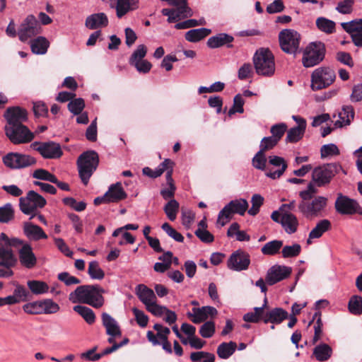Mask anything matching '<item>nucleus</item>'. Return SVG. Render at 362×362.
<instances>
[{"label":"nucleus","instance_id":"1","mask_svg":"<svg viewBox=\"0 0 362 362\" xmlns=\"http://www.w3.org/2000/svg\"><path fill=\"white\" fill-rule=\"evenodd\" d=\"M104 293L105 290L98 284L82 285L69 294V300L73 303H85L100 308L105 303Z\"/></svg>","mask_w":362,"mask_h":362},{"label":"nucleus","instance_id":"2","mask_svg":"<svg viewBox=\"0 0 362 362\" xmlns=\"http://www.w3.org/2000/svg\"><path fill=\"white\" fill-rule=\"evenodd\" d=\"M22 243L18 239H10L4 233L0 234V277H9L13 275L11 269L15 266L17 259L11 246Z\"/></svg>","mask_w":362,"mask_h":362},{"label":"nucleus","instance_id":"3","mask_svg":"<svg viewBox=\"0 0 362 362\" xmlns=\"http://www.w3.org/2000/svg\"><path fill=\"white\" fill-rule=\"evenodd\" d=\"M99 164V156L93 150L82 153L77 159L78 175L82 182L87 185Z\"/></svg>","mask_w":362,"mask_h":362},{"label":"nucleus","instance_id":"4","mask_svg":"<svg viewBox=\"0 0 362 362\" xmlns=\"http://www.w3.org/2000/svg\"><path fill=\"white\" fill-rule=\"evenodd\" d=\"M328 202L324 196H316L313 198L300 199L298 204V210L307 218L322 216Z\"/></svg>","mask_w":362,"mask_h":362},{"label":"nucleus","instance_id":"5","mask_svg":"<svg viewBox=\"0 0 362 362\" xmlns=\"http://www.w3.org/2000/svg\"><path fill=\"white\" fill-rule=\"evenodd\" d=\"M253 63L258 75L272 76L275 72L274 57L269 49L260 48L253 57Z\"/></svg>","mask_w":362,"mask_h":362},{"label":"nucleus","instance_id":"6","mask_svg":"<svg viewBox=\"0 0 362 362\" xmlns=\"http://www.w3.org/2000/svg\"><path fill=\"white\" fill-rule=\"evenodd\" d=\"M47 204L46 199L33 190L28 191L25 197L19 199L21 211L26 215H31L30 219L37 215L38 209H42Z\"/></svg>","mask_w":362,"mask_h":362},{"label":"nucleus","instance_id":"7","mask_svg":"<svg viewBox=\"0 0 362 362\" xmlns=\"http://www.w3.org/2000/svg\"><path fill=\"white\" fill-rule=\"evenodd\" d=\"M325 45L320 41L310 42L303 50L302 63L305 67L319 64L325 58Z\"/></svg>","mask_w":362,"mask_h":362},{"label":"nucleus","instance_id":"8","mask_svg":"<svg viewBox=\"0 0 362 362\" xmlns=\"http://www.w3.org/2000/svg\"><path fill=\"white\" fill-rule=\"evenodd\" d=\"M342 170L341 165L338 163H331L318 166L313 170L312 179L317 187L325 186Z\"/></svg>","mask_w":362,"mask_h":362},{"label":"nucleus","instance_id":"9","mask_svg":"<svg viewBox=\"0 0 362 362\" xmlns=\"http://www.w3.org/2000/svg\"><path fill=\"white\" fill-rule=\"evenodd\" d=\"M336 74L333 69L327 66H321L315 69L311 74V88L319 90L326 88L334 81Z\"/></svg>","mask_w":362,"mask_h":362},{"label":"nucleus","instance_id":"10","mask_svg":"<svg viewBox=\"0 0 362 362\" xmlns=\"http://www.w3.org/2000/svg\"><path fill=\"white\" fill-rule=\"evenodd\" d=\"M281 49L288 54H296L300 45V35L292 29H284L279 34Z\"/></svg>","mask_w":362,"mask_h":362},{"label":"nucleus","instance_id":"11","mask_svg":"<svg viewBox=\"0 0 362 362\" xmlns=\"http://www.w3.org/2000/svg\"><path fill=\"white\" fill-rule=\"evenodd\" d=\"M5 132L9 140L14 144L28 143L34 138L33 133L24 124L5 126Z\"/></svg>","mask_w":362,"mask_h":362},{"label":"nucleus","instance_id":"12","mask_svg":"<svg viewBox=\"0 0 362 362\" xmlns=\"http://www.w3.org/2000/svg\"><path fill=\"white\" fill-rule=\"evenodd\" d=\"M6 166L12 169L24 168L36 163V159L29 155L19 153H9L3 158Z\"/></svg>","mask_w":362,"mask_h":362},{"label":"nucleus","instance_id":"13","mask_svg":"<svg viewBox=\"0 0 362 362\" xmlns=\"http://www.w3.org/2000/svg\"><path fill=\"white\" fill-rule=\"evenodd\" d=\"M334 206L336 211L340 214H362V208L358 203L341 193L338 194Z\"/></svg>","mask_w":362,"mask_h":362},{"label":"nucleus","instance_id":"14","mask_svg":"<svg viewBox=\"0 0 362 362\" xmlns=\"http://www.w3.org/2000/svg\"><path fill=\"white\" fill-rule=\"evenodd\" d=\"M40 25L33 15H29L23 21L18 29V35L21 42H25L29 38L40 33Z\"/></svg>","mask_w":362,"mask_h":362},{"label":"nucleus","instance_id":"15","mask_svg":"<svg viewBox=\"0 0 362 362\" xmlns=\"http://www.w3.org/2000/svg\"><path fill=\"white\" fill-rule=\"evenodd\" d=\"M31 147L38 151L44 158H58L63 154L60 145L53 141H35Z\"/></svg>","mask_w":362,"mask_h":362},{"label":"nucleus","instance_id":"16","mask_svg":"<svg viewBox=\"0 0 362 362\" xmlns=\"http://www.w3.org/2000/svg\"><path fill=\"white\" fill-rule=\"evenodd\" d=\"M250 264V255L241 250L233 252L227 262V267L229 269L240 272L248 269Z\"/></svg>","mask_w":362,"mask_h":362},{"label":"nucleus","instance_id":"17","mask_svg":"<svg viewBox=\"0 0 362 362\" xmlns=\"http://www.w3.org/2000/svg\"><path fill=\"white\" fill-rule=\"evenodd\" d=\"M136 294L149 312L158 315V305L155 301L156 297L153 290L144 284H139L136 286Z\"/></svg>","mask_w":362,"mask_h":362},{"label":"nucleus","instance_id":"18","mask_svg":"<svg viewBox=\"0 0 362 362\" xmlns=\"http://www.w3.org/2000/svg\"><path fill=\"white\" fill-rule=\"evenodd\" d=\"M291 272L292 269L289 267L275 264L268 269L265 281L268 285L272 286L288 278Z\"/></svg>","mask_w":362,"mask_h":362},{"label":"nucleus","instance_id":"19","mask_svg":"<svg viewBox=\"0 0 362 362\" xmlns=\"http://www.w3.org/2000/svg\"><path fill=\"white\" fill-rule=\"evenodd\" d=\"M287 168L285 160L277 156L269 157V165L267 168L266 175L273 180L279 178Z\"/></svg>","mask_w":362,"mask_h":362},{"label":"nucleus","instance_id":"20","mask_svg":"<svg viewBox=\"0 0 362 362\" xmlns=\"http://www.w3.org/2000/svg\"><path fill=\"white\" fill-rule=\"evenodd\" d=\"M341 27L350 34L354 44L362 47V19H356L341 23Z\"/></svg>","mask_w":362,"mask_h":362},{"label":"nucleus","instance_id":"21","mask_svg":"<svg viewBox=\"0 0 362 362\" xmlns=\"http://www.w3.org/2000/svg\"><path fill=\"white\" fill-rule=\"evenodd\" d=\"M7 124L6 126H14L23 124L28 119L27 111L18 106L11 107L7 108L4 113Z\"/></svg>","mask_w":362,"mask_h":362},{"label":"nucleus","instance_id":"22","mask_svg":"<svg viewBox=\"0 0 362 362\" xmlns=\"http://www.w3.org/2000/svg\"><path fill=\"white\" fill-rule=\"evenodd\" d=\"M19 260L21 264L28 269L33 268L35 266L37 259L29 244L23 245L19 250Z\"/></svg>","mask_w":362,"mask_h":362},{"label":"nucleus","instance_id":"23","mask_svg":"<svg viewBox=\"0 0 362 362\" xmlns=\"http://www.w3.org/2000/svg\"><path fill=\"white\" fill-rule=\"evenodd\" d=\"M288 317V313L281 308H275L267 312L263 317V322L265 324H280Z\"/></svg>","mask_w":362,"mask_h":362},{"label":"nucleus","instance_id":"24","mask_svg":"<svg viewBox=\"0 0 362 362\" xmlns=\"http://www.w3.org/2000/svg\"><path fill=\"white\" fill-rule=\"evenodd\" d=\"M23 232L26 237L31 240L37 241L47 238V234L41 227L30 222L23 223Z\"/></svg>","mask_w":362,"mask_h":362},{"label":"nucleus","instance_id":"25","mask_svg":"<svg viewBox=\"0 0 362 362\" xmlns=\"http://www.w3.org/2000/svg\"><path fill=\"white\" fill-rule=\"evenodd\" d=\"M165 182L162 183L160 195H161L164 199L168 200L169 199L174 198L177 188L175 181L171 176L170 171L165 173Z\"/></svg>","mask_w":362,"mask_h":362},{"label":"nucleus","instance_id":"26","mask_svg":"<svg viewBox=\"0 0 362 362\" xmlns=\"http://www.w3.org/2000/svg\"><path fill=\"white\" fill-rule=\"evenodd\" d=\"M103 325L106 329L107 334L110 337H120L122 332L115 320L106 313L102 314Z\"/></svg>","mask_w":362,"mask_h":362},{"label":"nucleus","instance_id":"27","mask_svg":"<svg viewBox=\"0 0 362 362\" xmlns=\"http://www.w3.org/2000/svg\"><path fill=\"white\" fill-rule=\"evenodd\" d=\"M109 202H118L127 198V194L124 192L120 182L111 185L106 192Z\"/></svg>","mask_w":362,"mask_h":362},{"label":"nucleus","instance_id":"28","mask_svg":"<svg viewBox=\"0 0 362 362\" xmlns=\"http://www.w3.org/2000/svg\"><path fill=\"white\" fill-rule=\"evenodd\" d=\"M354 110L351 105H344L339 113V119L334 122L335 127L349 125L354 117Z\"/></svg>","mask_w":362,"mask_h":362},{"label":"nucleus","instance_id":"29","mask_svg":"<svg viewBox=\"0 0 362 362\" xmlns=\"http://www.w3.org/2000/svg\"><path fill=\"white\" fill-rule=\"evenodd\" d=\"M108 24V19L104 13L92 14L86 20V25L89 29L93 30L99 27H105Z\"/></svg>","mask_w":362,"mask_h":362},{"label":"nucleus","instance_id":"30","mask_svg":"<svg viewBox=\"0 0 362 362\" xmlns=\"http://www.w3.org/2000/svg\"><path fill=\"white\" fill-rule=\"evenodd\" d=\"M281 224L287 233L292 234L297 230L298 221L294 214L284 213L281 218Z\"/></svg>","mask_w":362,"mask_h":362},{"label":"nucleus","instance_id":"31","mask_svg":"<svg viewBox=\"0 0 362 362\" xmlns=\"http://www.w3.org/2000/svg\"><path fill=\"white\" fill-rule=\"evenodd\" d=\"M331 228V222L327 219L320 221L315 228H313L309 233V237L307 240L308 244L311 243L312 239L320 238L325 232Z\"/></svg>","mask_w":362,"mask_h":362},{"label":"nucleus","instance_id":"32","mask_svg":"<svg viewBox=\"0 0 362 362\" xmlns=\"http://www.w3.org/2000/svg\"><path fill=\"white\" fill-rule=\"evenodd\" d=\"M233 36L226 33H219L215 36L209 37L207 40V45L209 47L214 49L223 46L228 43L233 41Z\"/></svg>","mask_w":362,"mask_h":362},{"label":"nucleus","instance_id":"33","mask_svg":"<svg viewBox=\"0 0 362 362\" xmlns=\"http://www.w3.org/2000/svg\"><path fill=\"white\" fill-rule=\"evenodd\" d=\"M313 354L317 361H326L331 358L332 349L327 344H320L314 348Z\"/></svg>","mask_w":362,"mask_h":362},{"label":"nucleus","instance_id":"34","mask_svg":"<svg viewBox=\"0 0 362 362\" xmlns=\"http://www.w3.org/2000/svg\"><path fill=\"white\" fill-rule=\"evenodd\" d=\"M237 344L234 341L223 342L217 347V354L220 358L227 359L235 351Z\"/></svg>","mask_w":362,"mask_h":362},{"label":"nucleus","instance_id":"35","mask_svg":"<svg viewBox=\"0 0 362 362\" xmlns=\"http://www.w3.org/2000/svg\"><path fill=\"white\" fill-rule=\"evenodd\" d=\"M210 33V29L202 28L190 30L185 33V36L187 41L191 42H197L208 36Z\"/></svg>","mask_w":362,"mask_h":362},{"label":"nucleus","instance_id":"36","mask_svg":"<svg viewBox=\"0 0 362 362\" xmlns=\"http://www.w3.org/2000/svg\"><path fill=\"white\" fill-rule=\"evenodd\" d=\"M49 42L44 37H37L31 41L30 47L33 53L37 54H44L47 52Z\"/></svg>","mask_w":362,"mask_h":362},{"label":"nucleus","instance_id":"37","mask_svg":"<svg viewBox=\"0 0 362 362\" xmlns=\"http://www.w3.org/2000/svg\"><path fill=\"white\" fill-rule=\"evenodd\" d=\"M73 310L80 315L88 324L92 325L95 322V315L90 308L78 305L74 306Z\"/></svg>","mask_w":362,"mask_h":362},{"label":"nucleus","instance_id":"38","mask_svg":"<svg viewBox=\"0 0 362 362\" xmlns=\"http://www.w3.org/2000/svg\"><path fill=\"white\" fill-rule=\"evenodd\" d=\"M27 285L32 293L35 295L44 294L47 293L49 291V286L45 281L30 280L27 282Z\"/></svg>","mask_w":362,"mask_h":362},{"label":"nucleus","instance_id":"39","mask_svg":"<svg viewBox=\"0 0 362 362\" xmlns=\"http://www.w3.org/2000/svg\"><path fill=\"white\" fill-rule=\"evenodd\" d=\"M179 206V203L174 198L169 199L163 206V210L170 221H173L176 219Z\"/></svg>","mask_w":362,"mask_h":362},{"label":"nucleus","instance_id":"40","mask_svg":"<svg viewBox=\"0 0 362 362\" xmlns=\"http://www.w3.org/2000/svg\"><path fill=\"white\" fill-rule=\"evenodd\" d=\"M228 204L232 214H238L241 216L245 214L248 208V203L245 199L232 200Z\"/></svg>","mask_w":362,"mask_h":362},{"label":"nucleus","instance_id":"41","mask_svg":"<svg viewBox=\"0 0 362 362\" xmlns=\"http://www.w3.org/2000/svg\"><path fill=\"white\" fill-rule=\"evenodd\" d=\"M317 28L327 34L333 33L335 31V23L324 17H319L316 20Z\"/></svg>","mask_w":362,"mask_h":362},{"label":"nucleus","instance_id":"42","mask_svg":"<svg viewBox=\"0 0 362 362\" xmlns=\"http://www.w3.org/2000/svg\"><path fill=\"white\" fill-rule=\"evenodd\" d=\"M305 129L303 128V125H301L300 127H294L293 128H291L287 132L286 141L289 143L298 142L303 138L305 134Z\"/></svg>","mask_w":362,"mask_h":362},{"label":"nucleus","instance_id":"43","mask_svg":"<svg viewBox=\"0 0 362 362\" xmlns=\"http://www.w3.org/2000/svg\"><path fill=\"white\" fill-rule=\"evenodd\" d=\"M147 48L144 45H139L134 51L129 59V64L131 66H137L139 62L143 61L146 55Z\"/></svg>","mask_w":362,"mask_h":362},{"label":"nucleus","instance_id":"44","mask_svg":"<svg viewBox=\"0 0 362 362\" xmlns=\"http://www.w3.org/2000/svg\"><path fill=\"white\" fill-rule=\"evenodd\" d=\"M283 245L281 240H272L266 243L261 249L262 254L266 255H274L277 254Z\"/></svg>","mask_w":362,"mask_h":362},{"label":"nucleus","instance_id":"45","mask_svg":"<svg viewBox=\"0 0 362 362\" xmlns=\"http://www.w3.org/2000/svg\"><path fill=\"white\" fill-rule=\"evenodd\" d=\"M88 274L92 279L102 280L105 277V272L100 267L97 261H92L89 263Z\"/></svg>","mask_w":362,"mask_h":362},{"label":"nucleus","instance_id":"46","mask_svg":"<svg viewBox=\"0 0 362 362\" xmlns=\"http://www.w3.org/2000/svg\"><path fill=\"white\" fill-rule=\"evenodd\" d=\"M339 153V149L334 144H325L320 148V156L322 158H331L338 156Z\"/></svg>","mask_w":362,"mask_h":362},{"label":"nucleus","instance_id":"47","mask_svg":"<svg viewBox=\"0 0 362 362\" xmlns=\"http://www.w3.org/2000/svg\"><path fill=\"white\" fill-rule=\"evenodd\" d=\"M190 359L193 362H214L215 356L209 352L197 351L191 354Z\"/></svg>","mask_w":362,"mask_h":362},{"label":"nucleus","instance_id":"48","mask_svg":"<svg viewBox=\"0 0 362 362\" xmlns=\"http://www.w3.org/2000/svg\"><path fill=\"white\" fill-rule=\"evenodd\" d=\"M314 320H315L316 322L314 325L315 334L313 337V341L317 342L318 340L320 339L322 333L323 324L321 319V313L320 311H317L315 313L313 317V320L309 323V325H310V323Z\"/></svg>","mask_w":362,"mask_h":362},{"label":"nucleus","instance_id":"49","mask_svg":"<svg viewBox=\"0 0 362 362\" xmlns=\"http://www.w3.org/2000/svg\"><path fill=\"white\" fill-rule=\"evenodd\" d=\"M160 317L162 318L165 322L171 325L176 322L177 315L174 311L169 310L165 306L160 305Z\"/></svg>","mask_w":362,"mask_h":362},{"label":"nucleus","instance_id":"50","mask_svg":"<svg viewBox=\"0 0 362 362\" xmlns=\"http://www.w3.org/2000/svg\"><path fill=\"white\" fill-rule=\"evenodd\" d=\"M267 158L265 156L264 152L259 150L252 158V165L253 166L261 170H266L268 167L267 165Z\"/></svg>","mask_w":362,"mask_h":362},{"label":"nucleus","instance_id":"51","mask_svg":"<svg viewBox=\"0 0 362 362\" xmlns=\"http://www.w3.org/2000/svg\"><path fill=\"white\" fill-rule=\"evenodd\" d=\"M68 110L75 115H80L85 107V102L83 98L72 99L67 105Z\"/></svg>","mask_w":362,"mask_h":362},{"label":"nucleus","instance_id":"52","mask_svg":"<svg viewBox=\"0 0 362 362\" xmlns=\"http://www.w3.org/2000/svg\"><path fill=\"white\" fill-rule=\"evenodd\" d=\"M349 310L354 315L362 314V297L354 296L349 302Z\"/></svg>","mask_w":362,"mask_h":362},{"label":"nucleus","instance_id":"53","mask_svg":"<svg viewBox=\"0 0 362 362\" xmlns=\"http://www.w3.org/2000/svg\"><path fill=\"white\" fill-rule=\"evenodd\" d=\"M232 212L231 209L228 204H226L219 212L218 218H217V225H219L221 227L225 226L232 218Z\"/></svg>","mask_w":362,"mask_h":362},{"label":"nucleus","instance_id":"54","mask_svg":"<svg viewBox=\"0 0 362 362\" xmlns=\"http://www.w3.org/2000/svg\"><path fill=\"white\" fill-rule=\"evenodd\" d=\"M301 252V246L295 243L292 245H286L281 250L282 257L284 258L297 257Z\"/></svg>","mask_w":362,"mask_h":362},{"label":"nucleus","instance_id":"55","mask_svg":"<svg viewBox=\"0 0 362 362\" xmlns=\"http://www.w3.org/2000/svg\"><path fill=\"white\" fill-rule=\"evenodd\" d=\"M14 217V211L11 204L0 207V222L8 223Z\"/></svg>","mask_w":362,"mask_h":362},{"label":"nucleus","instance_id":"56","mask_svg":"<svg viewBox=\"0 0 362 362\" xmlns=\"http://www.w3.org/2000/svg\"><path fill=\"white\" fill-rule=\"evenodd\" d=\"M206 24L204 18L199 20L189 19L182 22L177 23L175 25V28L177 30L187 29L189 28L196 27L198 25H203Z\"/></svg>","mask_w":362,"mask_h":362},{"label":"nucleus","instance_id":"57","mask_svg":"<svg viewBox=\"0 0 362 362\" xmlns=\"http://www.w3.org/2000/svg\"><path fill=\"white\" fill-rule=\"evenodd\" d=\"M161 228L174 240L178 243H182L184 241V237L182 235L173 228L168 223H164L161 226Z\"/></svg>","mask_w":362,"mask_h":362},{"label":"nucleus","instance_id":"58","mask_svg":"<svg viewBox=\"0 0 362 362\" xmlns=\"http://www.w3.org/2000/svg\"><path fill=\"white\" fill-rule=\"evenodd\" d=\"M33 177L35 179L44 180V181H48L49 182H53V181H55V175L51 173H49L48 170L42 168H39L35 170L33 173Z\"/></svg>","mask_w":362,"mask_h":362},{"label":"nucleus","instance_id":"59","mask_svg":"<svg viewBox=\"0 0 362 362\" xmlns=\"http://www.w3.org/2000/svg\"><path fill=\"white\" fill-rule=\"evenodd\" d=\"M42 313L54 314L59 310V305L51 299L42 300Z\"/></svg>","mask_w":362,"mask_h":362},{"label":"nucleus","instance_id":"60","mask_svg":"<svg viewBox=\"0 0 362 362\" xmlns=\"http://www.w3.org/2000/svg\"><path fill=\"white\" fill-rule=\"evenodd\" d=\"M42 300L28 303L23 305V310L28 314L38 315L42 313Z\"/></svg>","mask_w":362,"mask_h":362},{"label":"nucleus","instance_id":"61","mask_svg":"<svg viewBox=\"0 0 362 362\" xmlns=\"http://www.w3.org/2000/svg\"><path fill=\"white\" fill-rule=\"evenodd\" d=\"M215 333V324L212 321L204 323L199 329V334L204 338H210Z\"/></svg>","mask_w":362,"mask_h":362},{"label":"nucleus","instance_id":"62","mask_svg":"<svg viewBox=\"0 0 362 362\" xmlns=\"http://www.w3.org/2000/svg\"><path fill=\"white\" fill-rule=\"evenodd\" d=\"M160 273L169 269L173 264V253L171 252H165L160 257Z\"/></svg>","mask_w":362,"mask_h":362},{"label":"nucleus","instance_id":"63","mask_svg":"<svg viewBox=\"0 0 362 362\" xmlns=\"http://www.w3.org/2000/svg\"><path fill=\"white\" fill-rule=\"evenodd\" d=\"M354 4V0H342L338 3L336 10L342 14H349L352 12Z\"/></svg>","mask_w":362,"mask_h":362},{"label":"nucleus","instance_id":"64","mask_svg":"<svg viewBox=\"0 0 362 362\" xmlns=\"http://www.w3.org/2000/svg\"><path fill=\"white\" fill-rule=\"evenodd\" d=\"M57 278L59 281L64 282L65 285L68 286L81 283V280L79 279L70 275V274L66 272L59 273L57 276Z\"/></svg>","mask_w":362,"mask_h":362}]
</instances>
